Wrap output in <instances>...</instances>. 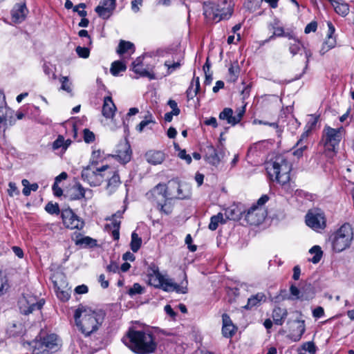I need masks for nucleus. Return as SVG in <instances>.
<instances>
[{"label": "nucleus", "instance_id": "27", "mask_svg": "<svg viewBox=\"0 0 354 354\" xmlns=\"http://www.w3.org/2000/svg\"><path fill=\"white\" fill-rule=\"evenodd\" d=\"M288 315V311L285 308L276 307L273 309L272 317L277 325H282Z\"/></svg>", "mask_w": 354, "mask_h": 354}, {"label": "nucleus", "instance_id": "44", "mask_svg": "<svg viewBox=\"0 0 354 354\" xmlns=\"http://www.w3.org/2000/svg\"><path fill=\"white\" fill-rule=\"evenodd\" d=\"M116 156L122 163L128 162L131 159V151H129V147L123 152L118 151Z\"/></svg>", "mask_w": 354, "mask_h": 354}, {"label": "nucleus", "instance_id": "26", "mask_svg": "<svg viewBox=\"0 0 354 354\" xmlns=\"http://www.w3.org/2000/svg\"><path fill=\"white\" fill-rule=\"evenodd\" d=\"M295 324H296L295 328L292 329L290 333V337L295 342L300 340L302 335L305 332V322L304 320H295Z\"/></svg>", "mask_w": 354, "mask_h": 354}, {"label": "nucleus", "instance_id": "42", "mask_svg": "<svg viewBox=\"0 0 354 354\" xmlns=\"http://www.w3.org/2000/svg\"><path fill=\"white\" fill-rule=\"evenodd\" d=\"M12 114V111L7 106H0V124L7 121L9 115Z\"/></svg>", "mask_w": 354, "mask_h": 354}, {"label": "nucleus", "instance_id": "9", "mask_svg": "<svg viewBox=\"0 0 354 354\" xmlns=\"http://www.w3.org/2000/svg\"><path fill=\"white\" fill-rule=\"evenodd\" d=\"M306 225L319 232L326 227V217L324 212L319 208H313L308 211L305 216Z\"/></svg>", "mask_w": 354, "mask_h": 354}, {"label": "nucleus", "instance_id": "40", "mask_svg": "<svg viewBox=\"0 0 354 354\" xmlns=\"http://www.w3.org/2000/svg\"><path fill=\"white\" fill-rule=\"evenodd\" d=\"M182 59H177L176 62H171L170 60H166L164 65L167 68V74L165 75H170L174 71L180 68L181 66Z\"/></svg>", "mask_w": 354, "mask_h": 354}, {"label": "nucleus", "instance_id": "7", "mask_svg": "<svg viewBox=\"0 0 354 354\" xmlns=\"http://www.w3.org/2000/svg\"><path fill=\"white\" fill-rule=\"evenodd\" d=\"M353 240V230L351 225L343 224L333 234L332 240L333 250L341 252L349 248Z\"/></svg>", "mask_w": 354, "mask_h": 354}, {"label": "nucleus", "instance_id": "12", "mask_svg": "<svg viewBox=\"0 0 354 354\" xmlns=\"http://www.w3.org/2000/svg\"><path fill=\"white\" fill-rule=\"evenodd\" d=\"M61 217L64 225L67 228L81 230L84 227V221L70 208L62 209L61 211Z\"/></svg>", "mask_w": 354, "mask_h": 354}, {"label": "nucleus", "instance_id": "18", "mask_svg": "<svg viewBox=\"0 0 354 354\" xmlns=\"http://www.w3.org/2000/svg\"><path fill=\"white\" fill-rule=\"evenodd\" d=\"M222 335L226 338H231L236 332V326L234 325L230 316L226 313L222 315Z\"/></svg>", "mask_w": 354, "mask_h": 354}, {"label": "nucleus", "instance_id": "58", "mask_svg": "<svg viewBox=\"0 0 354 354\" xmlns=\"http://www.w3.org/2000/svg\"><path fill=\"white\" fill-rule=\"evenodd\" d=\"M301 348L306 350V351H308L310 354H315V344H313V342H311L305 343L302 346Z\"/></svg>", "mask_w": 354, "mask_h": 354}, {"label": "nucleus", "instance_id": "63", "mask_svg": "<svg viewBox=\"0 0 354 354\" xmlns=\"http://www.w3.org/2000/svg\"><path fill=\"white\" fill-rule=\"evenodd\" d=\"M324 315V310L322 307L318 306L313 310V316L315 318H320Z\"/></svg>", "mask_w": 354, "mask_h": 354}, {"label": "nucleus", "instance_id": "57", "mask_svg": "<svg viewBox=\"0 0 354 354\" xmlns=\"http://www.w3.org/2000/svg\"><path fill=\"white\" fill-rule=\"evenodd\" d=\"M317 28V23L316 21H311L305 27L304 32L308 34L311 32H315Z\"/></svg>", "mask_w": 354, "mask_h": 354}, {"label": "nucleus", "instance_id": "22", "mask_svg": "<svg viewBox=\"0 0 354 354\" xmlns=\"http://www.w3.org/2000/svg\"><path fill=\"white\" fill-rule=\"evenodd\" d=\"M337 14L346 17L349 13V6L344 0H328Z\"/></svg>", "mask_w": 354, "mask_h": 354}, {"label": "nucleus", "instance_id": "10", "mask_svg": "<svg viewBox=\"0 0 354 354\" xmlns=\"http://www.w3.org/2000/svg\"><path fill=\"white\" fill-rule=\"evenodd\" d=\"M191 187L185 183H180L178 180L169 181V198L183 200L191 196Z\"/></svg>", "mask_w": 354, "mask_h": 354}, {"label": "nucleus", "instance_id": "20", "mask_svg": "<svg viewBox=\"0 0 354 354\" xmlns=\"http://www.w3.org/2000/svg\"><path fill=\"white\" fill-rule=\"evenodd\" d=\"M116 111V106L114 104L111 97L106 96L104 99L102 113L106 118H113Z\"/></svg>", "mask_w": 354, "mask_h": 354}, {"label": "nucleus", "instance_id": "33", "mask_svg": "<svg viewBox=\"0 0 354 354\" xmlns=\"http://www.w3.org/2000/svg\"><path fill=\"white\" fill-rule=\"evenodd\" d=\"M280 22L278 19L270 24V26L274 30L272 35H271L268 39L264 41V43L268 42L270 40L274 39L275 37H282L284 35L283 28L280 26Z\"/></svg>", "mask_w": 354, "mask_h": 354}, {"label": "nucleus", "instance_id": "45", "mask_svg": "<svg viewBox=\"0 0 354 354\" xmlns=\"http://www.w3.org/2000/svg\"><path fill=\"white\" fill-rule=\"evenodd\" d=\"M45 209L50 214H58L59 213V207L57 203H48Z\"/></svg>", "mask_w": 354, "mask_h": 354}, {"label": "nucleus", "instance_id": "64", "mask_svg": "<svg viewBox=\"0 0 354 354\" xmlns=\"http://www.w3.org/2000/svg\"><path fill=\"white\" fill-rule=\"evenodd\" d=\"M131 65L132 71L133 72H140V71H138V66L142 65V58L140 57H138L134 62H133Z\"/></svg>", "mask_w": 354, "mask_h": 354}, {"label": "nucleus", "instance_id": "30", "mask_svg": "<svg viewBox=\"0 0 354 354\" xmlns=\"http://www.w3.org/2000/svg\"><path fill=\"white\" fill-rule=\"evenodd\" d=\"M135 51V46L133 43L124 40H120L116 52L120 55H123L126 53H133Z\"/></svg>", "mask_w": 354, "mask_h": 354}, {"label": "nucleus", "instance_id": "21", "mask_svg": "<svg viewBox=\"0 0 354 354\" xmlns=\"http://www.w3.org/2000/svg\"><path fill=\"white\" fill-rule=\"evenodd\" d=\"M27 11L24 4H18L15 6L11 12L12 21L16 24H19L24 21Z\"/></svg>", "mask_w": 354, "mask_h": 354}, {"label": "nucleus", "instance_id": "15", "mask_svg": "<svg viewBox=\"0 0 354 354\" xmlns=\"http://www.w3.org/2000/svg\"><path fill=\"white\" fill-rule=\"evenodd\" d=\"M224 155V149L222 146L216 149L212 145H208L205 149V159L208 163L217 166L223 158Z\"/></svg>", "mask_w": 354, "mask_h": 354}, {"label": "nucleus", "instance_id": "41", "mask_svg": "<svg viewBox=\"0 0 354 354\" xmlns=\"http://www.w3.org/2000/svg\"><path fill=\"white\" fill-rule=\"evenodd\" d=\"M223 220V216L221 213H218L211 217L210 223L209 224V229L214 231L216 230L218 226L219 223Z\"/></svg>", "mask_w": 354, "mask_h": 354}, {"label": "nucleus", "instance_id": "17", "mask_svg": "<svg viewBox=\"0 0 354 354\" xmlns=\"http://www.w3.org/2000/svg\"><path fill=\"white\" fill-rule=\"evenodd\" d=\"M288 46H289V51L293 56L298 54L301 48L304 49V51L305 53V57H306V64H305L304 70L303 72V73H304L305 71L308 68L310 58L312 56L311 51L310 50L306 49L304 46L303 44L299 39L295 40V41H293V42H290Z\"/></svg>", "mask_w": 354, "mask_h": 354}, {"label": "nucleus", "instance_id": "24", "mask_svg": "<svg viewBox=\"0 0 354 354\" xmlns=\"http://www.w3.org/2000/svg\"><path fill=\"white\" fill-rule=\"evenodd\" d=\"M145 157L147 161L153 165L161 164L165 158V153L160 151H149Z\"/></svg>", "mask_w": 354, "mask_h": 354}, {"label": "nucleus", "instance_id": "11", "mask_svg": "<svg viewBox=\"0 0 354 354\" xmlns=\"http://www.w3.org/2000/svg\"><path fill=\"white\" fill-rule=\"evenodd\" d=\"M37 348H41L46 351H49L50 354L53 352L58 351L62 346V341L58 336L54 333L47 335L43 338L40 337L39 341L35 342Z\"/></svg>", "mask_w": 354, "mask_h": 354}, {"label": "nucleus", "instance_id": "51", "mask_svg": "<svg viewBox=\"0 0 354 354\" xmlns=\"http://www.w3.org/2000/svg\"><path fill=\"white\" fill-rule=\"evenodd\" d=\"M158 206L161 212H163L165 214H169L171 213L173 207L169 202H167V200H165V202L163 205L158 204Z\"/></svg>", "mask_w": 354, "mask_h": 354}, {"label": "nucleus", "instance_id": "52", "mask_svg": "<svg viewBox=\"0 0 354 354\" xmlns=\"http://www.w3.org/2000/svg\"><path fill=\"white\" fill-rule=\"evenodd\" d=\"M143 292V288L138 283H136L129 290L128 293L129 295L133 296L136 294H142Z\"/></svg>", "mask_w": 354, "mask_h": 354}, {"label": "nucleus", "instance_id": "37", "mask_svg": "<svg viewBox=\"0 0 354 354\" xmlns=\"http://www.w3.org/2000/svg\"><path fill=\"white\" fill-rule=\"evenodd\" d=\"M142 244V239L138 236V234L133 232L131 234V249L133 252H136L139 250Z\"/></svg>", "mask_w": 354, "mask_h": 354}, {"label": "nucleus", "instance_id": "29", "mask_svg": "<svg viewBox=\"0 0 354 354\" xmlns=\"http://www.w3.org/2000/svg\"><path fill=\"white\" fill-rule=\"evenodd\" d=\"M121 181L118 173L114 172L111 178L109 179L106 185V190L109 194L115 192L117 188L120 185Z\"/></svg>", "mask_w": 354, "mask_h": 354}, {"label": "nucleus", "instance_id": "31", "mask_svg": "<svg viewBox=\"0 0 354 354\" xmlns=\"http://www.w3.org/2000/svg\"><path fill=\"white\" fill-rule=\"evenodd\" d=\"M245 212L236 206H232L225 211V214L229 219L239 220L242 218Z\"/></svg>", "mask_w": 354, "mask_h": 354}, {"label": "nucleus", "instance_id": "43", "mask_svg": "<svg viewBox=\"0 0 354 354\" xmlns=\"http://www.w3.org/2000/svg\"><path fill=\"white\" fill-rule=\"evenodd\" d=\"M9 288L8 279L6 277L2 275V272L0 271V297L6 293Z\"/></svg>", "mask_w": 354, "mask_h": 354}, {"label": "nucleus", "instance_id": "56", "mask_svg": "<svg viewBox=\"0 0 354 354\" xmlns=\"http://www.w3.org/2000/svg\"><path fill=\"white\" fill-rule=\"evenodd\" d=\"M62 89L70 93L71 92V84L68 82L67 77H62L61 79Z\"/></svg>", "mask_w": 354, "mask_h": 354}, {"label": "nucleus", "instance_id": "61", "mask_svg": "<svg viewBox=\"0 0 354 354\" xmlns=\"http://www.w3.org/2000/svg\"><path fill=\"white\" fill-rule=\"evenodd\" d=\"M192 238L190 234H187L185 237V243L187 245V247L191 252H195L197 247L195 245H192Z\"/></svg>", "mask_w": 354, "mask_h": 354}, {"label": "nucleus", "instance_id": "25", "mask_svg": "<svg viewBox=\"0 0 354 354\" xmlns=\"http://www.w3.org/2000/svg\"><path fill=\"white\" fill-rule=\"evenodd\" d=\"M149 198L151 196H160L165 200L170 199L169 198V185L166 186L164 184L157 185L150 192L147 194Z\"/></svg>", "mask_w": 354, "mask_h": 354}, {"label": "nucleus", "instance_id": "47", "mask_svg": "<svg viewBox=\"0 0 354 354\" xmlns=\"http://www.w3.org/2000/svg\"><path fill=\"white\" fill-rule=\"evenodd\" d=\"M83 136L84 140L86 143H91L94 142L95 136L93 132L90 131L88 129H84L83 130Z\"/></svg>", "mask_w": 354, "mask_h": 354}, {"label": "nucleus", "instance_id": "50", "mask_svg": "<svg viewBox=\"0 0 354 354\" xmlns=\"http://www.w3.org/2000/svg\"><path fill=\"white\" fill-rule=\"evenodd\" d=\"M86 8V4L84 3H80L78 5L74 6L73 12H77V14L82 17H85L87 15V12L86 10H84V8Z\"/></svg>", "mask_w": 354, "mask_h": 354}, {"label": "nucleus", "instance_id": "54", "mask_svg": "<svg viewBox=\"0 0 354 354\" xmlns=\"http://www.w3.org/2000/svg\"><path fill=\"white\" fill-rule=\"evenodd\" d=\"M199 89L200 88H198L196 87H195V88H194L193 82H192L190 86H189L188 89L186 91L187 99L188 100L193 99L196 95Z\"/></svg>", "mask_w": 354, "mask_h": 354}, {"label": "nucleus", "instance_id": "36", "mask_svg": "<svg viewBox=\"0 0 354 354\" xmlns=\"http://www.w3.org/2000/svg\"><path fill=\"white\" fill-rule=\"evenodd\" d=\"M127 69L126 64L121 61H115L111 64L110 71L113 76H118L120 72Z\"/></svg>", "mask_w": 354, "mask_h": 354}, {"label": "nucleus", "instance_id": "2", "mask_svg": "<svg viewBox=\"0 0 354 354\" xmlns=\"http://www.w3.org/2000/svg\"><path fill=\"white\" fill-rule=\"evenodd\" d=\"M122 340L131 350L138 354L153 353L156 348L152 335L142 330L131 329Z\"/></svg>", "mask_w": 354, "mask_h": 354}, {"label": "nucleus", "instance_id": "35", "mask_svg": "<svg viewBox=\"0 0 354 354\" xmlns=\"http://www.w3.org/2000/svg\"><path fill=\"white\" fill-rule=\"evenodd\" d=\"M156 121L153 118L151 114L149 113L147 116L145 117V119L142 120L138 125L136 127V130L141 133L143 131L145 128L149 127L151 129V127H149L150 124H155Z\"/></svg>", "mask_w": 354, "mask_h": 354}, {"label": "nucleus", "instance_id": "48", "mask_svg": "<svg viewBox=\"0 0 354 354\" xmlns=\"http://www.w3.org/2000/svg\"><path fill=\"white\" fill-rule=\"evenodd\" d=\"M138 71H140V72H135V73L140 75L141 77H147L149 78L150 80L156 79L155 75L153 73H151V72L148 71L147 69L144 68L142 65L140 66H138Z\"/></svg>", "mask_w": 354, "mask_h": 354}, {"label": "nucleus", "instance_id": "16", "mask_svg": "<svg viewBox=\"0 0 354 354\" xmlns=\"http://www.w3.org/2000/svg\"><path fill=\"white\" fill-rule=\"evenodd\" d=\"M245 113V107H241L236 111L233 115V110L230 108H225L219 114V119L227 120V124L234 126L240 122Z\"/></svg>", "mask_w": 354, "mask_h": 354}, {"label": "nucleus", "instance_id": "60", "mask_svg": "<svg viewBox=\"0 0 354 354\" xmlns=\"http://www.w3.org/2000/svg\"><path fill=\"white\" fill-rule=\"evenodd\" d=\"M178 157L185 160L187 164H190L192 162V157L189 154H187L185 149L180 150L178 152Z\"/></svg>", "mask_w": 354, "mask_h": 354}, {"label": "nucleus", "instance_id": "55", "mask_svg": "<svg viewBox=\"0 0 354 354\" xmlns=\"http://www.w3.org/2000/svg\"><path fill=\"white\" fill-rule=\"evenodd\" d=\"M296 147L297 149L293 151V155L299 158L303 156L304 151L306 149V144H301L299 145H297V143L296 144Z\"/></svg>", "mask_w": 354, "mask_h": 354}, {"label": "nucleus", "instance_id": "14", "mask_svg": "<svg viewBox=\"0 0 354 354\" xmlns=\"http://www.w3.org/2000/svg\"><path fill=\"white\" fill-rule=\"evenodd\" d=\"M265 217L264 209L257 205L252 206L245 212V219L251 225H259L264 221Z\"/></svg>", "mask_w": 354, "mask_h": 354}, {"label": "nucleus", "instance_id": "6", "mask_svg": "<svg viewBox=\"0 0 354 354\" xmlns=\"http://www.w3.org/2000/svg\"><path fill=\"white\" fill-rule=\"evenodd\" d=\"M344 129L343 127L337 129L325 126L322 133V142L325 147L326 156L332 157L336 152L339 144L343 137Z\"/></svg>", "mask_w": 354, "mask_h": 354}, {"label": "nucleus", "instance_id": "28", "mask_svg": "<svg viewBox=\"0 0 354 354\" xmlns=\"http://www.w3.org/2000/svg\"><path fill=\"white\" fill-rule=\"evenodd\" d=\"M266 300V297L263 292H258L257 294L251 296L248 299V303L246 306H245V308L251 309L254 306H257L260 305L261 302H265Z\"/></svg>", "mask_w": 354, "mask_h": 354}, {"label": "nucleus", "instance_id": "59", "mask_svg": "<svg viewBox=\"0 0 354 354\" xmlns=\"http://www.w3.org/2000/svg\"><path fill=\"white\" fill-rule=\"evenodd\" d=\"M168 105L172 109V113H174V115H178L180 113V109L178 107L177 103L176 101L173 100H169L168 101Z\"/></svg>", "mask_w": 354, "mask_h": 354}, {"label": "nucleus", "instance_id": "49", "mask_svg": "<svg viewBox=\"0 0 354 354\" xmlns=\"http://www.w3.org/2000/svg\"><path fill=\"white\" fill-rule=\"evenodd\" d=\"M75 51L78 56L82 58H88L90 55V50L86 47L77 46Z\"/></svg>", "mask_w": 354, "mask_h": 354}, {"label": "nucleus", "instance_id": "34", "mask_svg": "<svg viewBox=\"0 0 354 354\" xmlns=\"http://www.w3.org/2000/svg\"><path fill=\"white\" fill-rule=\"evenodd\" d=\"M104 152L100 149H94L91 153L88 165H93V167H97L100 162H102L104 160Z\"/></svg>", "mask_w": 354, "mask_h": 354}, {"label": "nucleus", "instance_id": "4", "mask_svg": "<svg viewBox=\"0 0 354 354\" xmlns=\"http://www.w3.org/2000/svg\"><path fill=\"white\" fill-rule=\"evenodd\" d=\"M149 284L156 288L162 289L165 292H176L177 293L185 294L187 292V281L185 280V286L177 284L172 279L165 277L159 272L158 268L152 265L148 270Z\"/></svg>", "mask_w": 354, "mask_h": 354}, {"label": "nucleus", "instance_id": "62", "mask_svg": "<svg viewBox=\"0 0 354 354\" xmlns=\"http://www.w3.org/2000/svg\"><path fill=\"white\" fill-rule=\"evenodd\" d=\"M22 185L24 186V189L22 190V193L24 196H29L30 194V189L29 187V181L26 179H24L21 181Z\"/></svg>", "mask_w": 354, "mask_h": 354}, {"label": "nucleus", "instance_id": "13", "mask_svg": "<svg viewBox=\"0 0 354 354\" xmlns=\"http://www.w3.org/2000/svg\"><path fill=\"white\" fill-rule=\"evenodd\" d=\"M44 304L43 299L37 301V299L32 296L23 297L19 301L20 311L24 315H28L34 310H41Z\"/></svg>", "mask_w": 354, "mask_h": 354}, {"label": "nucleus", "instance_id": "1", "mask_svg": "<svg viewBox=\"0 0 354 354\" xmlns=\"http://www.w3.org/2000/svg\"><path fill=\"white\" fill-rule=\"evenodd\" d=\"M104 317L105 313L103 310L82 305L79 306L74 313L75 324L84 337H89L97 332Z\"/></svg>", "mask_w": 354, "mask_h": 354}, {"label": "nucleus", "instance_id": "39", "mask_svg": "<svg viewBox=\"0 0 354 354\" xmlns=\"http://www.w3.org/2000/svg\"><path fill=\"white\" fill-rule=\"evenodd\" d=\"M309 252L311 254H314V256L310 259L311 262L313 263H317L319 262L322 257L323 252L321 248L318 245L313 246L310 250Z\"/></svg>", "mask_w": 354, "mask_h": 354}, {"label": "nucleus", "instance_id": "23", "mask_svg": "<svg viewBox=\"0 0 354 354\" xmlns=\"http://www.w3.org/2000/svg\"><path fill=\"white\" fill-rule=\"evenodd\" d=\"M116 0H111V3L108 7L97 6L95 8V11L97 12L98 16L103 19H108L113 14V10L115 9Z\"/></svg>", "mask_w": 354, "mask_h": 354}, {"label": "nucleus", "instance_id": "3", "mask_svg": "<svg viewBox=\"0 0 354 354\" xmlns=\"http://www.w3.org/2000/svg\"><path fill=\"white\" fill-rule=\"evenodd\" d=\"M266 169L270 178H274L286 193L292 194L294 190L290 182L292 165L283 156H277L272 162L268 164Z\"/></svg>", "mask_w": 354, "mask_h": 354}, {"label": "nucleus", "instance_id": "38", "mask_svg": "<svg viewBox=\"0 0 354 354\" xmlns=\"http://www.w3.org/2000/svg\"><path fill=\"white\" fill-rule=\"evenodd\" d=\"M336 44V40L334 37H326V40L323 43L322 47L320 50V53L322 55H324L327 51H328L330 49L335 47Z\"/></svg>", "mask_w": 354, "mask_h": 354}, {"label": "nucleus", "instance_id": "5", "mask_svg": "<svg viewBox=\"0 0 354 354\" xmlns=\"http://www.w3.org/2000/svg\"><path fill=\"white\" fill-rule=\"evenodd\" d=\"M203 14L208 21L218 22L228 19L232 14V8L226 0L218 3L209 2L205 3Z\"/></svg>", "mask_w": 354, "mask_h": 354}, {"label": "nucleus", "instance_id": "19", "mask_svg": "<svg viewBox=\"0 0 354 354\" xmlns=\"http://www.w3.org/2000/svg\"><path fill=\"white\" fill-rule=\"evenodd\" d=\"M86 193L89 194L88 198L92 196V190L90 189H85L80 183H76L71 189V199L80 200L84 198H86Z\"/></svg>", "mask_w": 354, "mask_h": 354}, {"label": "nucleus", "instance_id": "46", "mask_svg": "<svg viewBox=\"0 0 354 354\" xmlns=\"http://www.w3.org/2000/svg\"><path fill=\"white\" fill-rule=\"evenodd\" d=\"M229 73L232 76L233 81H235L239 76L240 69L237 62L231 64L229 68Z\"/></svg>", "mask_w": 354, "mask_h": 354}, {"label": "nucleus", "instance_id": "8", "mask_svg": "<svg viewBox=\"0 0 354 354\" xmlns=\"http://www.w3.org/2000/svg\"><path fill=\"white\" fill-rule=\"evenodd\" d=\"M109 168V167L107 165L100 167L88 165L82 170V179L91 187L99 186L103 182L104 178V172Z\"/></svg>", "mask_w": 354, "mask_h": 354}, {"label": "nucleus", "instance_id": "53", "mask_svg": "<svg viewBox=\"0 0 354 354\" xmlns=\"http://www.w3.org/2000/svg\"><path fill=\"white\" fill-rule=\"evenodd\" d=\"M64 138L62 136H59L53 142V150H57L59 148H62L64 151Z\"/></svg>", "mask_w": 354, "mask_h": 354}, {"label": "nucleus", "instance_id": "32", "mask_svg": "<svg viewBox=\"0 0 354 354\" xmlns=\"http://www.w3.org/2000/svg\"><path fill=\"white\" fill-rule=\"evenodd\" d=\"M55 289L57 297L62 301H66L70 298L69 288L67 286H64L62 288L57 285V281H55Z\"/></svg>", "mask_w": 354, "mask_h": 354}]
</instances>
